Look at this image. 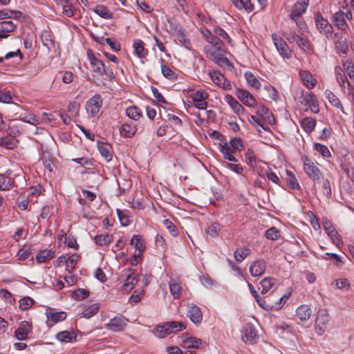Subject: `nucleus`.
<instances>
[{
	"label": "nucleus",
	"mask_w": 354,
	"mask_h": 354,
	"mask_svg": "<svg viewBox=\"0 0 354 354\" xmlns=\"http://www.w3.org/2000/svg\"><path fill=\"white\" fill-rule=\"evenodd\" d=\"M244 146L240 138H234L230 140L229 143L223 141L219 144V151L222 153L223 158L232 162H238L235 154L241 152Z\"/></svg>",
	"instance_id": "1"
},
{
	"label": "nucleus",
	"mask_w": 354,
	"mask_h": 354,
	"mask_svg": "<svg viewBox=\"0 0 354 354\" xmlns=\"http://www.w3.org/2000/svg\"><path fill=\"white\" fill-rule=\"evenodd\" d=\"M290 293L288 295H283L282 297H275V293L272 292L270 295L261 297L258 295L254 297L257 303L259 306L266 310H277L281 309L283 306L286 304L288 299Z\"/></svg>",
	"instance_id": "2"
},
{
	"label": "nucleus",
	"mask_w": 354,
	"mask_h": 354,
	"mask_svg": "<svg viewBox=\"0 0 354 354\" xmlns=\"http://www.w3.org/2000/svg\"><path fill=\"white\" fill-rule=\"evenodd\" d=\"M309 0H298L294 5L290 17L302 30L307 28L306 22L301 19V15L306 12Z\"/></svg>",
	"instance_id": "3"
},
{
	"label": "nucleus",
	"mask_w": 354,
	"mask_h": 354,
	"mask_svg": "<svg viewBox=\"0 0 354 354\" xmlns=\"http://www.w3.org/2000/svg\"><path fill=\"white\" fill-rule=\"evenodd\" d=\"M301 160L303 169L306 175L313 180L314 184L319 182L322 177V174L318 167V162L307 156L302 157Z\"/></svg>",
	"instance_id": "4"
},
{
	"label": "nucleus",
	"mask_w": 354,
	"mask_h": 354,
	"mask_svg": "<svg viewBox=\"0 0 354 354\" xmlns=\"http://www.w3.org/2000/svg\"><path fill=\"white\" fill-rule=\"evenodd\" d=\"M286 39L290 43H296L297 45L304 52L308 54L314 53V48L310 41L301 36V35L297 34L295 31L286 32L283 34Z\"/></svg>",
	"instance_id": "5"
},
{
	"label": "nucleus",
	"mask_w": 354,
	"mask_h": 354,
	"mask_svg": "<svg viewBox=\"0 0 354 354\" xmlns=\"http://www.w3.org/2000/svg\"><path fill=\"white\" fill-rule=\"evenodd\" d=\"M204 50L207 56L211 59L214 64L218 66H232V64L224 55L225 53L224 47L222 48V50H218L210 49L209 46H206L204 48Z\"/></svg>",
	"instance_id": "6"
},
{
	"label": "nucleus",
	"mask_w": 354,
	"mask_h": 354,
	"mask_svg": "<svg viewBox=\"0 0 354 354\" xmlns=\"http://www.w3.org/2000/svg\"><path fill=\"white\" fill-rule=\"evenodd\" d=\"M330 321V316L326 309H319L317 312L315 330L318 335H322L328 329Z\"/></svg>",
	"instance_id": "7"
},
{
	"label": "nucleus",
	"mask_w": 354,
	"mask_h": 354,
	"mask_svg": "<svg viewBox=\"0 0 354 354\" xmlns=\"http://www.w3.org/2000/svg\"><path fill=\"white\" fill-rule=\"evenodd\" d=\"M257 115L258 116L251 115V119L255 124H257L258 126L261 127L265 130L266 129V128L265 127V125L262 120L268 121L270 123L272 122V120H274L272 113L269 111L268 108H266L264 105L262 104H259L257 106Z\"/></svg>",
	"instance_id": "8"
},
{
	"label": "nucleus",
	"mask_w": 354,
	"mask_h": 354,
	"mask_svg": "<svg viewBox=\"0 0 354 354\" xmlns=\"http://www.w3.org/2000/svg\"><path fill=\"white\" fill-rule=\"evenodd\" d=\"M114 77L112 68H95L92 77L90 80L94 82L104 84V81L112 80Z\"/></svg>",
	"instance_id": "9"
},
{
	"label": "nucleus",
	"mask_w": 354,
	"mask_h": 354,
	"mask_svg": "<svg viewBox=\"0 0 354 354\" xmlns=\"http://www.w3.org/2000/svg\"><path fill=\"white\" fill-rule=\"evenodd\" d=\"M103 100L100 95L97 94L90 98L86 103V110L90 117H95L102 106Z\"/></svg>",
	"instance_id": "10"
},
{
	"label": "nucleus",
	"mask_w": 354,
	"mask_h": 354,
	"mask_svg": "<svg viewBox=\"0 0 354 354\" xmlns=\"http://www.w3.org/2000/svg\"><path fill=\"white\" fill-rule=\"evenodd\" d=\"M171 31L176 35V39L183 46L187 49L191 48V41L187 38L186 31L178 24H171Z\"/></svg>",
	"instance_id": "11"
},
{
	"label": "nucleus",
	"mask_w": 354,
	"mask_h": 354,
	"mask_svg": "<svg viewBox=\"0 0 354 354\" xmlns=\"http://www.w3.org/2000/svg\"><path fill=\"white\" fill-rule=\"evenodd\" d=\"M315 24L320 33L324 34L328 39L332 37L333 32V26L320 14L315 16Z\"/></svg>",
	"instance_id": "12"
},
{
	"label": "nucleus",
	"mask_w": 354,
	"mask_h": 354,
	"mask_svg": "<svg viewBox=\"0 0 354 354\" xmlns=\"http://www.w3.org/2000/svg\"><path fill=\"white\" fill-rule=\"evenodd\" d=\"M128 319L118 315L112 318L106 324V328L113 332H120L127 327Z\"/></svg>",
	"instance_id": "13"
},
{
	"label": "nucleus",
	"mask_w": 354,
	"mask_h": 354,
	"mask_svg": "<svg viewBox=\"0 0 354 354\" xmlns=\"http://www.w3.org/2000/svg\"><path fill=\"white\" fill-rule=\"evenodd\" d=\"M209 76L212 82L218 86L228 91L231 89V84L224 75L219 71L216 70H211L209 72Z\"/></svg>",
	"instance_id": "14"
},
{
	"label": "nucleus",
	"mask_w": 354,
	"mask_h": 354,
	"mask_svg": "<svg viewBox=\"0 0 354 354\" xmlns=\"http://www.w3.org/2000/svg\"><path fill=\"white\" fill-rule=\"evenodd\" d=\"M301 104L308 106L313 113H318L319 112V102L316 96L312 92L303 93Z\"/></svg>",
	"instance_id": "15"
},
{
	"label": "nucleus",
	"mask_w": 354,
	"mask_h": 354,
	"mask_svg": "<svg viewBox=\"0 0 354 354\" xmlns=\"http://www.w3.org/2000/svg\"><path fill=\"white\" fill-rule=\"evenodd\" d=\"M259 335L255 326L251 324H247L242 330V339L248 344H254L257 342Z\"/></svg>",
	"instance_id": "16"
},
{
	"label": "nucleus",
	"mask_w": 354,
	"mask_h": 354,
	"mask_svg": "<svg viewBox=\"0 0 354 354\" xmlns=\"http://www.w3.org/2000/svg\"><path fill=\"white\" fill-rule=\"evenodd\" d=\"M190 95L196 108L202 110H204L207 108V103L205 101L208 97V93L207 92L198 90L194 91Z\"/></svg>",
	"instance_id": "17"
},
{
	"label": "nucleus",
	"mask_w": 354,
	"mask_h": 354,
	"mask_svg": "<svg viewBox=\"0 0 354 354\" xmlns=\"http://www.w3.org/2000/svg\"><path fill=\"white\" fill-rule=\"evenodd\" d=\"M273 42L279 53L284 57H291V50L285 41L276 34L272 35Z\"/></svg>",
	"instance_id": "18"
},
{
	"label": "nucleus",
	"mask_w": 354,
	"mask_h": 354,
	"mask_svg": "<svg viewBox=\"0 0 354 354\" xmlns=\"http://www.w3.org/2000/svg\"><path fill=\"white\" fill-rule=\"evenodd\" d=\"M47 317L46 325L48 328L53 327L57 323L64 321L66 318V313L64 311L53 312L52 310L46 312Z\"/></svg>",
	"instance_id": "19"
},
{
	"label": "nucleus",
	"mask_w": 354,
	"mask_h": 354,
	"mask_svg": "<svg viewBox=\"0 0 354 354\" xmlns=\"http://www.w3.org/2000/svg\"><path fill=\"white\" fill-rule=\"evenodd\" d=\"M181 346L187 348H198L202 344V340L195 337L184 333L180 337Z\"/></svg>",
	"instance_id": "20"
},
{
	"label": "nucleus",
	"mask_w": 354,
	"mask_h": 354,
	"mask_svg": "<svg viewBox=\"0 0 354 354\" xmlns=\"http://www.w3.org/2000/svg\"><path fill=\"white\" fill-rule=\"evenodd\" d=\"M31 331V324L27 321H23L20 323L19 327L15 330V336L18 340H25L28 338V335Z\"/></svg>",
	"instance_id": "21"
},
{
	"label": "nucleus",
	"mask_w": 354,
	"mask_h": 354,
	"mask_svg": "<svg viewBox=\"0 0 354 354\" xmlns=\"http://www.w3.org/2000/svg\"><path fill=\"white\" fill-rule=\"evenodd\" d=\"M136 124L132 121L125 122L119 129L120 136L126 138H132L136 134Z\"/></svg>",
	"instance_id": "22"
},
{
	"label": "nucleus",
	"mask_w": 354,
	"mask_h": 354,
	"mask_svg": "<svg viewBox=\"0 0 354 354\" xmlns=\"http://www.w3.org/2000/svg\"><path fill=\"white\" fill-rule=\"evenodd\" d=\"M97 149L103 158L106 162H110L112 160L113 156V149L112 146L108 142L100 141L97 142Z\"/></svg>",
	"instance_id": "23"
},
{
	"label": "nucleus",
	"mask_w": 354,
	"mask_h": 354,
	"mask_svg": "<svg viewBox=\"0 0 354 354\" xmlns=\"http://www.w3.org/2000/svg\"><path fill=\"white\" fill-rule=\"evenodd\" d=\"M337 80L343 92L346 91V88L348 90V94L353 91L351 83L348 82L346 75V71L343 68H338L337 70Z\"/></svg>",
	"instance_id": "24"
},
{
	"label": "nucleus",
	"mask_w": 354,
	"mask_h": 354,
	"mask_svg": "<svg viewBox=\"0 0 354 354\" xmlns=\"http://www.w3.org/2000/svg\"><path fill=\"white\" fill-rule=\"evenodd\" d=\"M187 316L195 324H201L203 319V314L200 308L193 304L188 306Z\"/></svg>",
	"instance_id": "25"
},
{
	"label": "nucleus",
	"mask_w": 354,
	"mask_h": 354,
	"mask_svg": "<svg viewBox=\"0 0 354 354\" xmlns=\"http://www.w3.org/2000/svg\"><path fill=\"white\" fill-rule=\"evenodd\" d=\"M237 97L246 106H254L256 104V100L253 95L248 91L239 88L236 92Z\"/></svg>",
	"instance_id": "26"
},
{
	"label": "nucleus",
	"mask_w": 354,
	"mask_h": 354,
	"mask_svg": "<svg viewBox=\"0 0 354 354\" xmlns=\"http://www.w3.org/2000/svg\"><path fill=\"white\" fill-rule=\"evenodd\" d=\"M333 40V43L336 48L342 53L343 54H346L348 47L347 44V41L345 37L339 34V33H333L332 37H330Z\"/></svg>",
	"instance_id": "27"
},
{
	"label": "nucleus",
	"mask_w": 354,
	"mask_h": 354,
	"mask_svg": "<svg viewBox=\"0 0 354 354\" xmlns=\"http://www.w3.org/2000/svg\"><path fill=\"white\" fill-rule=\"evenodd\" d=\"M266 263L263 259L254 261L250 266V272L253 277H260L266 271Z\"/></svg>",
	"instance_id": "28"
},
{
	"label": "nucleus",
	"mask_w": 354,
	"mask_h": 354,
	"mask_svg": "<svg viewBox=\"0 0 354 354\" xmlns=\"http://www.w3.org/2000/svg\"><path fill=\"white\" fill-rule=\"evenodd\" d=\"M127 272L129 273L127 274L125 282L122 286V290L128 292L134 288L138 281V276L133 272L131 269H129Z\"/></svg>",
	"instance_id": "29"
},
{
	"label": "nucleus",
	"mask_w": 354,
	"mask_h": 354,
	"mask_svg": "<svg viewBox=\"0 0 354 354\" xmlns=\"http://www.w3.org/2000/svg\"><path fill=\"white\" fill-rule=\"evenodd\" d=\"M99 308V304L97 303L87 302L82 306L81 315L82 317L89 319L98 312Z\"/></svg>",
	"instance_id": "30"
},
{
	"label": "nucleus",
	"mask_w": 354,
	"mask_h": 354,
	"mask_svg": "<svg viewBox=\"0 0 354 354\" xmlns=\"http://www.w3.org/2000/svg\"><path fill=\"white\" fill-rule=\"evenodd\" d=\"M333 21L335 26L342 31H346L348 29V25L345 20L344 12L339 10L336 12L333 16Z\"/></svg>",
	"instance_id": "31"
},
{
	"label": "nucleus",
	"mask_w": 354,
	"mask_h": 354,
	"mask_svg": "<svg viewBox=\"0 0 354 354\" xmlns=\"http://www.w3.org/2000/svg\"><path fill=\"white\" fill-rule=\"evenodd\" d=\"M299 75L303 84L309 89L315 87L317 84L316 79L308 71L301 70Z\"/></svg>",
	"instance_id": "32"
},
{
	"label": "nucleus",
	"mask_w": 354,
	"mask_h": 354,
	"mask_svg": "<svg viewBox=\"0 0 354 354\" xmlns=\"http://www.w3.org/2000/svg\"><path fill=\"white\" fill-rule=\"evenodd\" d=\"M130 245L138 252L144 253L146 250V242L142 236L135 234L130 241Z\"/></svg>",
	"instance_id": "33"
},
{
	"label": "nucleus",
	"mask_w": 354,
	"mask_h": 354,
	"mask_svg": "<svg viewBox=\"0 0 354 354\" xmlns=\"http://www.w3.org/2000/svg\"><path fill=\"white\" fill-rule=\"evenodd\" d=\"M325 96L331 106L336 107L337 109H339L343 114H347L345 112L344 107L337 96L335 94H334L331 91L326 90Z\"/></svg>",
	"instance_id": "34"
},
{
	"label": "nucleus",
	"mask_w": 354,
	"mask_h": 354,
	"mask_svg": "<svg viewBox=\"0 0 354 354\" xmlns=\"http://www.w3.org/2000/svg\"><path fill=\"white\" fill-rule=\"evenodd\" d=\"M225 101L228 103L236 115H241L243 113L244 108L243 106L236 100L234 99L232 95H226L225 96Z\"/></svg>",
	"instance_id": "35"
},
{
	"label": "nucleus",
	"mask_w": 354,
	"mask_h": 354,
	"mask_svg": "<svg viewBox=\"0 0 354 354\" xmlns=\"http://www.w3.org/2000/svg\"><path fill=\"white\" fill-rule=\"evenodd\" d=\"M214 34L215 37H217L221 41L223 42V44L225 46V44L232 45V39L230 37L227 35V33L221 27L216 26L214 29Z\"/></svg>",
	"instance_id": "36"
},
{
	"label": "nucleus",
	"mask_w": 354,
	"mask_h": 354,
	"mask_svg": "<svg viewBox=\"0 0 354 354\" xmlns=\"http://www.w3.org/2000/svg\"><path fill=\"white\" fill-rule=\"evenodd\" d=\"M296 313L301 321H306L310 317L312 310L309 306L303 304L297 308Z\"/></svg>",
	"instance_id": "37"
},
{
	"label": "nucleus",
	"mask_w": 354,
	"mask_h": 354,
	"mask_svg": "<svg viewBox=\"0 0 354 354\" xmlns=\"http://www.w3.org/2000/svg\"><path fill=\"white\" fill-rule=\"evenodd\" d=\"M317 122L311 117H306L300 121L301 128L307 133H310L315 130Z\"/></svg>",
	"instance_id": "38"
},
{
	"label": "nucleus",
	"mask_w": 354,
	"mask_h": 354,
	"mask_svg": "<svg viewBox=\"0 0 354 354\" xmlns=\"http://www.w3.org/2000/svg\"><path fill=\"white\" fill-rule=\"evenodd\" d=\"M93 239L97 245L100 246H105L109 245L112 242L113 236L108 233H103L95 235Z\"/></svg>",
	"instance_id": "39"
},
{
	"label": "nucleus",
	"mask_w": 354,
	"mask_h": 354,
	"mask_svg": "<svg viewBox=\"0 0 354 354\" xmlns=\"http://www.w3.org/2000/svg\"><path fill=\"white\" fill-rule=\"evenodd\" d=\"M40 37L43 45L47 48L48 51L55 48L53 35L49 31L44 30L41 33Z\"/></svg>",
	"instance_id": "40"
},
{
	"label": "nucleus",
	"mask_w": 354,
	"mask_h": 354,
	"mask_svg": "<svg viewBox=\"0 0 354 354\" xmlns=\"http://www.w3.org/2000/svg\"><path fill=\"white\" fill-rule=\"evenodd\" d=\"M15 115H18L17 119L24 121L31 124H38L39 120L36 118L35 115L30 112L26 113H16Z\"/></svg>",
	"instance_id": "41"
},
{
	"label": "nucleus",
	"mask_w": 354,
	"mask_h": 354,
	"mask_svg": "<svg viewBox=\"0 0 354 354\" xmlns=\"http://www.w3.org/2000/svg\"><path fill=\"white\" fill-rule=\"evenodd\" d=\"M169 325L167 322H165L162 325H158L155 327L153 330L154 335L158 338H163L171 334Z\"/></svg>",
	"instance_id": "42"
},
{
	"label": "nucleus",
	"mask_w": 354,
	"mask_h": 354,
	"mask_svg": "<svg viewBox=\"0 0 354 354\" xmlns=\"http://www.w3.org/2000/svg\"><path fill=\"white\" fill-rule=\"evenodd\" d=\"M55 257V251L53 250H42L36 255L35 259L38 263H44L47 260Z\"/></svg>",
	"instance_id": "43"
},
{
	"label": "nucleus",
	"mask_w": 354,
	"mask_h": 354,
	"mask_svg": "<svg viewBox=\"0 0 354 354\" xmlns=\"http://www.w3.org/2000/svg\"><path fill=\"white\" fill-rule=\"evenodd\" d=\"M15 186V182L13 178L4 175L0 176V191L10 190Z\"/></svg>",
	"instance_id": "44"
},
{
	"label": "nucleus",
	"mask_w": 354,
	"mask_h": 354,
	"mask_svg": "<svg viewBox=\"0 0 354 354\" xmlns=\"http://www.w3.org/2000/svg\"><path fill=\"white\" fill-rule=\"evenodd\" d=\"M56 339L60 342H72L76 339V335L73 331L64 330L56 335Z\"/></svg>",
	"instance_id": "45"
},
{
	"label": "nucleus",
	"mask_w": 354,
	"mask_h": 354,
	"mask_svg": "<svg viewBox=\"0 0 354 354\" xmlns=\"http://www.w3.org/2000/svg\"><path fill=\"white\" fill-rule=\"evenodd\" d=\"M135 53L140 58L145 57L148 54V50L145 48L144 42L140 39L135 40L133 42Z\"/></svg>",
	"instance_id": "46"
},
{
	"label": "nucleus",
	"mask_w": 354,
	"mask_h": 354,
	"mask_svg": "<svg viewBox=\"0 0 354 354\" xmlns=\"http://www.w3.org/2000/svg\"><path fill=\"white\" fill-rule=\"evenodd\" d=\"M233 4L239 9H244L250 12L254 10V6L250 0H232Z\"/></svg>",
	"instance_id": "47"
},
{
	"label": "nucleus",
	"mask_w": 354,
	"mask_h": 354,
	"mask_svg": "<svg viewBox=\"0 0 354 354\" xmlns=\"http://www.w3.org/2000/svg\"><path fill=\"white\" fill-rule=\"evenodd\" d=\"M127 115L134 120H138L142 116L141 109L136 106H131L126 110Z\"/></svg>",
	"instance_id": "48"
},
{
	"label": "nucleus",
	"mask_w": 354,
	"mask_h": 354,
	"mask_svg": "<svg viewBox=\"0 0 354 354\" xmlns=\"http://www.w3.org/2000/svg\"><path fill=\"white\" fill-rule=\"evenodd\" d=\"M93 11L99 16L106 19H109L113 17L111 12L106 6L103 5H97L95 8H93Z\"/></svg>",
	"instance_id": "49"
},
{
	"label": "nucleus",
	"mask_w": 354,
	"mask_h": 354,
	"mask_svg": "<svg viewBox=\"0 0 354 354\" xmlns=\"http://www.w3.org/2000/svg\"><path fill=\"white\" fill-rule=\"evenodd\" d=\"M251 252L248 248H237L234 252V259L239 262L243 261Z\"/></svg>",
	"instance_id": "50"
},
{
	"label": "nucleus",
	"mask_w": 354,
	"mask_h": 354,
	"mask_svg": "<svg viewBox=\"0 0 354 354\" xmlns=\"http://www.w3.org/2000/svg\"><path fill=\"white\" fill-rule=\"evenodd\" d=\"M286 174V183L288 187L292 189H299V183H298V180L294 174L290 171H287Z\"/></svg>",
	"instance_id": "51"
},
{
	"label": "nucleus",
	"mask_w": 354,
	"mask_h": 354,
	"mask_svg": "<svg viewBox=\"0 0 354 354\" xmlns=\"http://www.w3.org/2000/svg\"><path fill=\"white\" fill-rule=\"evenodd\" d=\"M221 231V225L217 222L211 223L205 228V232L212 237H217Z\"/></svg>",
	"instance_id": "52"
},
{
	"label": "nucleus",
	"mask_w": 354,
	"mask_h": 354,
	"mask_svg": "<svg viewBox=\"0 0 354 354\" xmlns=\"http://www.w3.org/2000/svg\"><path fill=\"white\" fill-rule=\"evenodd\" d=\"M245 77L248 84L250 86L255 88H259L261 86V82L259 78L257 76H255L253 73L250 72H245Z\"/></svg>",
	"instance_id": "53"
},
{
	"label": "nucleus",
	"mask_w": 354,
	"mask_h": 354,
	"mask_svg": "<svg viewBox=\"0 0 354 354\" xmlns=\"http://www.w3.org/2000/svg\"><path fill=\"white\" fill-rule=\"evenodd\" d=\"M169 328L171 333L182 331L186 328V324L183 322H167Z\"/></svg>",
	"instance_id": "54"
},
{
	"label": "nucleus",
	"mask_w": 354,
	"mask_h": 354,
	"mask_svg": "<svg viewBox=\"0 0 354 354\" xmlns=\"http://www.w3.org/2000/svg\"><path fill=\"white\" fill-rule=\"evenodd\" d=\"M327 234L330 237L332 243L335 244L338 248H341L343 246V241L341 239V236L335 229L330 231V232Z\"/></svg>",
	"instance_id": "55"
},
{
	"label": "nucleus",
	"mask_w": 354,
	"mask_h": 354,
	"mask_svg": "<svg viewBox=\"0 0 354 354\" xmlns=\"http://www.w3.org/2000/svg\"><path fill=\"white\" fill-rule=\"evenodd\" d=\"M17 26L11 21H3L0 22V32L7 34L15 30Z\"/></svg>",
	"instance_id": "56"
},
{
	"label": "nucleus",
	"mask_w": 354,
	"mask_h": 354,
	"mask_svg": "<svg viewBox=\"0 0 354 354\" xmlns=\"http://www.w3.org/2000/svg\"><path fill=\"white\" fill-rule=\"evenodd\" d=\"M162 74L169 80H176L179 75L178 70H172L171 68H161Z\"/></svg>",
	"instance_id": "57"
},
{
	"label": "nucleus",
	"mask_w": 354,
	"mask_h": 354,
	"mask_svg": "<svg viewBox=\"0 0 354 354\" xmlns=\"http://www.w3.org/2000/svg\"><path fill=\"white\" fill-rule=\"evenodd\" d=\"M342 168L346 176L354 183V165L351 162H344L342 165Z\"/></svg>",
	"instance_id": "58"
},
{
	"label": "nucleus",
	"mask_w": 354,
	"mask_h": 354,
	"mask_svg": "<svg viewBox=\"0 0 354 354\" xmlns=\"http://www.w3.org/2000/svg\"><path fill=\"white\" fill-rule=\"evenodd\" d=\"M261 285L262 286L261 293L263 295L266 294L274 286V279L273 278H265L261 281Z\"/></svg>",
	"instance_id": "59"
},
{
	"label": "nucleus",
	"mask_w": 354,
	"mask_h": 354,
	"mask_svg": "<svg viewBox=\"0 0 354 354\" xmlns=\"http://www.w3.org/2000/svg\"><path fill=\"white\" fill-rule=\"evenodd\" d=\"M169 289L174 299H179L180 297L182 287L179 283L171 281L169 283Z\"/></svg>",
	"instance_id": "60"
},
{
	"label": "nucleus",
	"mask_w": 354,
	"mask_h": 354,
	"mask_svg": "<svg viewBox=\"0 0 354 354\" xmlns=\"http://www.w3.org/2000/svg\"><path fill=\"white\" fill-rule=\"evenodd\" d=\"M19 304L21 310H26L33 306L35 301L30 297H25L19 300Z\"/></svg>",
	"instance_id": "61"
},
{
	"label": "nucleus",
	"mask_w": 354,
	"mask_h": 354,
	"mask_svg": "<svg viewBox=\"0 0 354 354\" xmlns=\"http://www.w3.org/2000/svg\"><path fill=\"white\" fill-rule=\"evenodd\" d=\"M116 213H117L119 221L122 225L128 226L130 224V223H131L130 217L126 214L125 212H124L121 209H117Z\"/></svg>",
	"instance_id": "62"
},
{
	"label": "nucleus",
	"mask_w": 354,
	"mask_h": 354,
	"mask_svg": "<svg viewBox=\"0 0 354 354\" xmlns=\"http://www.w3.org/2000/svg\"><path fill=\"white\" fill-rule=\"evenodd\" d=\"M280 235V232L274 227L269 228L265 232V236L272 241L277 240Z\"/></svg>",
	"instance_id": "63"
},
{
	"label": "nucleus",
	"mask_w": 354,
	"mask_h": 354,
	"mask_svg": "<svg viewBox=\"0 0 354 354\" xmlns=\"http://www.w3.org/2000/svg\"><path fill=\"white\" fill-rule=\"evenodd\" d=\"M314 149L324 158H328L331 156L328 147L322 144L315 143L314 145Z\"/></svg>",
	"instance_id": "64"
}]
</instances>
